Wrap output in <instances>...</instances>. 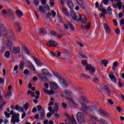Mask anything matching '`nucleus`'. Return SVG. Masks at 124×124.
Segmentation results:
<instances>
[{"mask_svg": "<svg viewBox=\"0 0 124 124\" xmlns=\"http://www.w3.org/2000/svg\"><path fill=\"white\" fill-rule=\"evenodd\" d=\"M0 33H2L6 37L7 36V32L10 35V39L15 40V33L10 29H7L3 25H0Z\"/></svg>", "mask_w": 124, "mask_h": 124, "instance_id": "nucleus-1", "label": "nucleus"}, {"mask_svg": "<svg viewBox=\"0 0 124 124\" xmlns=\"http://www.w3.org/2000/svg\"><path fill=\"white\" fill-rule=\"evenodd\" d=\"M52 77V75L49 73V71L46 69H43L42 70V74H38V77L41 79V80H43V81H48V78Z\"/></svg>", "mask_w": 124, "mask_h": 124, "instance_id": "nucleus-2", "label": "nucleus"}, {"mask_svg": "<svg viewBox=\"0 0 124 124\" xmlns=\"http://www.w3.org/2000/svg\"><path fill=\"white\" fill-rule=\"evenodd\" d=\"M53 74L54 75H55L56 77H57V78H59V80L61 81V83H62V86L64 88H67L68 84L65 79L61 78V75H60V74L57 72H54Z\"/></svg>", "mask_w": 124, "mask_h": 124, "instance_id": "nucleus-3", "label": "nucleus"}, {"mask_svg": "<svg viewBox=\"0 0 124 124\" xmlns=\"http://www.w3.org/2000/svg\"><path fill=\"white\" fill-rule=\"evenodd\" d=\"M20 114L17 113L12 116L11 122L12 124H19L20 123Z\"/></svg>", "mask_w": 124, "mask_h": 124, "instance_id": "nucleus-4", "label": "nucleus"}, {"mask_svg": "<svg viewBox=\"0 0 124 124\" xmlns=\"http://www.w3.org/2000/svg\"><path fill=\"white\" fill-rule=\"evenodd\" d=\"M70 15L74 21H77L78 22L79 21V19H80L81 16L80 13L78 12L75 13L74 11L71 12Z\"/></svg>", "mask_w": 124, "mask_h": 124, "instance_id": "nucleus-5", "label": "nucleus"}, {"mask_svg": "<svg viewBox=\"0 0 124 124\" xmlns=\"http://www.w3.org/2000/svg\"><path fill=\"white\" fill-rule=\"evenodd\" d=\"M76 118L79 124H84V123H85V117L83 113L78 112Z\"/></svg>", "mask_w": 124, "mask_h": 124, "instance_id": "nucleus-6", "label": "nucleus"}, {"mask_svg": "<svg viewBox=\"0 0 124 124\" xmlns=\"http://www.w3.org/2000/svg\"><path fill=\"white\" fill-rule=\"evenodd\" d=\"M85 69L86 71H89V73L90 74H94V72H95V68L91 65H87Z\"/></svg>", "mask_w": 124, "mask_h": 124, "instance_id": "nucleus-7", "label": "nucleus"}, {"mask_svg": "<svg viewBox=\"0 0 124 124\" xmlns=\"http://www.w3.org/2000/svg\"><path fill=\"white\" fill-rule=\"evenodd\" d=\"M84 102H86V103H90V101H89V99L87 98V96L82 95L79 98L78 102L82 104V103H84Z\"/></svg>", "mask_w": 124, "mask_h": 124, "instance_id": "nucleus-8", "label": "nucleus"}, {"mask_svg": "<svg viewBox=\"0 0 124 124\" xmlns=\"http://www.w3.org/2000/svg\"><path fill=\"white\" fill-rule=\"evenodd\" d=\"M46 46L48 47H57L58 46V43L54 40H49L47 42Z\"/></svg>", "mask_w": 124, "mask_h": 124, "instance_id": "nucleus-9", "label": "nucleus"}, {"mask_svg": "<svg viewBox=\"0 0 124 124\" xmlns=\"http://www.w3.org/2000/svg\"><path fill=\"white\" fill-rule=\"evenodd\" d=\"M78 22H81L82 24H86L87 22V17L84 15H80V16L79 17Z\"/></svg>", "mask_w": 124, "mask_h": 124, "instance_id": "nucleus-10", "label": "nucleus"}, {"mask_svg": "<svg viewBox=\"0 0 124 124\" xmlns=\"http://www.w3.org/2000/svg\"><path fill=\"white\" fill-rule=\"evenodd\" d=\"M102 90L106 94H107V95H110L111 91H110V89H108V87L107 86H104L102 88Z\"/></svg>", "mask_w": 124, "mask_h": 124, "instance_id": "nucleus-11", "label": "nucleus"}, {"mask_svg": "<svg viewBox=\"0 0 124 124\" xmlns=\"http://www.w3.org/2000/svg\"><path fill=\"white\" fill-rule=\"evenodd\" d=\"M81 110L83 112H87L88 110H90V106H88L84 103H81Z\"/></svg>", "mask_w": 124, "mask_h": 124, "instance_id": "nucleus-12", "label": "nucleus"}, {"mask_svg": "<svg viewBox=\"0 0 124 124\" xmlns=\"http://www.w3.org/2000/svg\"><path fill=\"white\" fill-rule=\"evenodd\" d=\"M50 35H53V36H57V37L59 39H62V35L61 34H59V33L55 32V31H51L50 32Z\"/></svg>", "mask_w": 124, "mask_h": 124, "instance_id": "nucleus-13", "label": "nucleus"}, {"mask_svg": "<svg viewBox=\"0 0 124 124\" xmlns=\"http://www.w3.org/2000/svg\"><path fill=\"white\" fill-rule=\"evenodd\" d=\"M16 14L17 17L18 18H21V17H23L24 14L23 13V12L21 11L19 9H16Z\"/></svg>", "mask_w": 124, "mask_h": 124, "instance_id": "nucleus-14", "label": "nucleus"}, {"mask_svg": "<svg viewBox=\"0 0 124 124\" xmlns=\"http://www.w3.org/2000/svg\"><path fill=\"white\" fill-rule=\"evenodd\" d=\"M112 6L113 8H117V6L118 8H119V10H121L122 9V1H119L117 2L116 5L115 4H113Z\"/></svg>", "mask_w": 124, "mask_h": 124, "instance_id": "nucleus-15", "label": "nucleus"}, {"mask_svg": "<svg viewBox=\"0 0 124 124\" xmlns=\"http://www.w3.org/2000/svg\"><path fill=\"white\" fill-rule=\"evenodd\" d=\"M98 112H99V114H100V115L101 116H102L103 117H105L106 118H108V117H109V114H108V113H107V112L106 111H104L101 110H99Z\"/></svg>", "mask_w": 124, "mask_h": 124, "instance_id": "nucleus-16", "label": "nucleus"}, {"mask_svg": "<svg viewBox=\"0 0 124 124\" xmlns=\"http://www.w3.org/2000/svg\"><path fill=\"white\" fill-rule=\"evenodd\" d=\"M103 26L106 32L107 33H110V32H111V29H110L109 26H108L106 23H104Z\"/></svg>", "mask_w": 124, "mask_h": 124, "instance_id": "nucleus-17", "label": "nucleus"}, {"mask_svg": "<svg viewBox=\"0 0 124 124\" xmlns=\"http://www.w3.org/2000/svg\"><path fill=\"white\" fill-rule=\"evenodd\" d=\"M14 26L16 28L18 32H20L22 31V27L18 23H15L14 24Z\"/></svg>", "mask_w": 124, "mask_h": 124, "instance_id": "nucleus-18", "label": "nucleus"}, {"mask_svg": "<svg viewBox=\"0 0 124 124\" xmlns=\"http://www.w3.org/2000/svg\"><path fill=\"white\" fill-rule=\"evenodd\" d=\"M62 12H63V14L66 15L67 17L69 16V13L68 12V11H67L66 8H65V7H64V6H62Z\"/></svg>", "mask_w": 124, "mask_h": 124, "instance_id": "nucleus-19", "label": "nucleus"}, {"mask_svg": "<svg viewBox=\"0 0 124 124\" xmlns=\"http://www.w3.org/2000/svg\"><path fill=\"white\" fill-rule=\"evenodd\" d=\"M55 108H53V110L51 111V113L54 114V113H58L59 111V104L58 103H55L54 104Z\"/></svg>", "mask_w": 124, "mask_h": 124, "instance_id": "nucleus-20", "label": "nucleus"}, {"mask_svg": "<svg viewBox=\"0 0 124 124\" xmlns=\"http://www.w3.org/2000/svg\"><path fill=\"white\" fill-rule=\"evenodd\" d=\"M109 77L112 83H114V84H117V79L116 78V77L113 75H109Z\"/></svg>", "mask_w": 124, "mask_h": 124, "instance_id": "nucleus-21", "label": "nucleus"}, {"mask_svg": "<svg viewBox=\"0 0 124 124\" xmlns=\"http://www.w3.org/2000/svg\"><path fill=\"white\" fill-rule=\"evenodd\" d=\"M20 47H14L13 48V53L14 54H19L20 53Z\"/></svg>", "mask_w": 124, "mask_h": 124, "instance_id": "nucleus-22", "label": "nucleus"}, {"mask_svg": "<svg viewBox=\"0 0 124 124\" xmlns=\"http://www.w3.org/2000/svg\"><path fill=\"white\" fill-rule=\"evenodd\" d=\"M50 86L51 88L55 89H58L59 88V85L56 82H50Z\"/></svg>", "mask_w": 124, "mask_h": 124, "instance_id": "nucleus-23", "label": "nucleus"}, {"mask_svg": "<svg viewBox=\"0 0 124 124\" xmlns=\"http://www.w3.org/2000/svg\"><path fill=\"white\" fill-rule=\"evenodd\" d=\"M48 88H43V91H44V92L45 93H46L47 94H53L55 93H54V91L51 90V91H48V89H47Z\"/></svg>", "mask_w": 124, "mask_h": 124, "instance_id": "nucleus-24", "label": "nucleus"}, {"mask_svg": "<svg viewBox=\"0 0 124 124\" xmlns=\"http://www.w3.org/2000/svg\"><path fill=\"white\" fill-rule=\"evenodd\" d=\"M67 4L68 7H69V8H71V9H72L73 6H74V5L73 4V2H72V0H67Z\"/></svg>", "mask_w": 124, "mask_h": 124, "instance_id": "nucleus-25", "label": "nucleus"}, {"mask_svg": "<svg viewBox=\"0 0 124 124\" xmlns=\"http://www.w3.org/2000/svg\"><path fill=\"white\" fill-rule=\"evenodd\" d=\"M6 101L4 102V100H3L2 96H0V106H1V107L4 106V105L6 104Z\"/></svg>", "mask_w": 124, "mask_h": 124, "instance_id": "nucleus-26", "label": "nucleus"}, {"mask_svg": "<svg viewBox=\"0 0 124 124\" xmlns=\"http://www.w3.org/2000/svg\"><path fill=\"white\" fill-rule=\"evenodd\" d=\"M33 59L34 61L36 63V64L39 65L40 66H42V63H41V62H40V61L37 60V58L33 57Z\"/></svg>", "mask_w": 124, "mask_h": 124, "instance_id": "nucleus-27", "label": "nucleus"}, {"mask_svg": "<svg viewBox=\"0 0 124 124\" xmlns=\"http://www.w3.org/2000/svg\"><path fill=\"white\" fill-rule=\"evenodd\" d=\"M67 100L69 101V102H70V103H71V104H72L74 106H77V104H76L75 102H74L73 99H71V98L68 97H67Z\"/></svg>", "mask_w": 124, "mask_h": 124, "instance_id": "nucleus-28", "label": "nucleus"}, {"mask_svg": "<svg viewBox=\"0 0 124 124\" xmlns=\"http://www.w3.org/2000/svg\"><path fill=\"white\" fill-rule=\"evenodd\" d=\"M5 96L7 99H9L12 96V91H8Z\"/></svg>", "mask_w": 124, "mask_h": 124, "instance_id": "nucleus-29", "label": "nucleus"}, {"mask_svg": "<svg viewBox=\"0 0 124 124\" xmlns=\"http://www.w3.org/2000/svg\"><path fill=\"white\" fill-rule=\"evenodd\" d=\"M97 110V107L96 106H89V111H96Z\"/></svg>", "mask_w": 124, "mask_h": 124, "instance_id": "nucleus-30", "label": "nucleus"}, {"mask_svg": "<svg viewBox=\"0 0 124 124\" xmlns=\"http://www.w3.org/2000/svg\"><path fill=\"white\" fill-rule=\"evenodd\" d=\"M39 11H40L41 13H45V7L43 6H39Z\"/></svg>", "mask_w": 124, "mask_h": 124, "instance_id": "nucleus-31", "label": "nucleus"}, {"mask_svg": "<svg viewBox=\"0 0 124 124\" xmlns=\"http://www.w3.org/2000/svg\"><path fill=\"white\" fill-rule=\"evenodd\" d=\"M65 93L67 95V96H72V94H73V93L68 90H66L65 91Z\"/></svg>", "mask_w": 124, "mask_h": 124, "instance_id": "nucleus-32", "label": "nucleus"}, {"mask_svg": "<svg viewBox=\"0 0 124 124\" xmlns=\"http://www.w3.org/2000/svg\"><path fill=\"white\" fill-rule=\"evenodd\" d=\"M40 32L41 34H42L43 35H44L47 34V31H46V30L43 28H41L40 29Z\"/></svg>", "mask_w": 124, "mask_h": 124, "instance_id": "nucleus-33", "label": "nucleus"}, {"mask_svg": "<svg viewBox=\"0 0 124 124\" xmlns=\"http://www.w3.org/2000/svg\"><path fill=\"white\" fill-rule=\"evenodd\" d=\"M15 108H16V111H20V110L22 112L24 111V108H22V107H20V106L19 105H16L15 107Z\"/></svg>", "mask_w": 124, "mask_h": 124, "instance_id": "nucleus-34", "label": "nucleus"}, {"mask_svg": "<svg viewBox=\"0 0 124 124\" xmlns=\"http://www.w3.org/2000/svg\"><path fill=\"white\" fill-rule=\"evenodd\" d=\"M45 110L44 109H42L41 111V118L42 120L45 118Z\"/></svg>", "mask_w": 124, "mask_h": 124, "instance_id": "nucleus-35", "label": "nucleus"}, {"mask_svg": "<svg viewBox=\"0 0 124 124\" xmlns=\"http://www.w3.org/2000/svg\"><path fill=\"white\" fill-rule=\"evenodd\" d=\"M67 26H69L70 27V29L72 31H74L75 29H74V26L69 21L67 22Z\"/></svg>", "mask_w": 124, "mask_h": 124, "instance_id": "nucleus-36", "label": "nucleus"}, {"mask_svg": "<svg viewBox=\"0 0 124 124\" xmlns=\"http://www.w3.org/2000/svg\"><path fill=\"white\" fill-rule=\"evenodd\" d=\"M101 64L104 65V66H107V64H108V61L105 60L101 61Z\"/></svg>", "mask_w": 124, "mask_h": 124, "instance_id": "nucleus-37", "label": "nucleus"}, {"mask_svg": "<svg viewBox=\"0 0 124 124\" xmlns=\"http://www.w3.org/2000/svg\"><path fill=\"white\" fill-rule=\"evenodd\" d=\"M107 13L109 14V15H112V9H111V7L109 6L107 9Z\"/></svg>", "mask_w": 124, "mask_h": 124, "instance_id": "nucleus-38", "label": "nucleus"}, {"mask_svg": "<svg viewBox=\"0 0 124 124\" xmlns=\"http://www.w3.org/2000/svg\"><path fill=\"white\" fill-rule=\"evenodd\" d=\"M24 65H25V62H24V61H21L20 63L19 67L22 70H24Z\"/></svg>", "mask_w": 124, "mask_h": 124, "instance_id": "nucleus-39", "label": "nucleus"}, {"mask_svg": "<svg viewBox=\"0 0 124 124\" xmlns=\"http://www.w3.org/2000/svg\"><path fill=\"white\" fill-rule=\"evenodd\" d=\"M81 76H83V78H84L86 80H90V79H91V78L90 77L87 76V75H86V74H81Z\"/></svg>", "mask_w": 124, "mask_h": 124, "instance_id": "nucleus-40", "label": "nucleus"}, {"mask_svg": "<svg viewBox=\"0 0 124 124\" xmlns=\"http://www.w3.org/2000/svg\"><path fill=\"white\" fill-rule=\"evenodd\" d=\"M10 56V51H7L5 52V57L7 58V59L9 58Z\"/></svg>", "mask_w": 124, "mask_h": 124, "instance_id": "nucleus-41", "label": "nucleus"}, {"mask_svg": "<svg viewBox=\"0 0 124 124\" xmlns=\"http://www.w3.org/2000/svg\"><path fill=\"white\" fill-rule=\"evenodd\" d=\"M81 63L82 65H83V66H86V67H87V65H88V63H87V60H84L81 61Z\"/></svg>", "mask_w": 124, "mask_h": 124, "instance_id": "nucleus-42", "label": "nucleus"}, {"mask_svg": "<svg viewBox=\"0 0 124 124\" xmlns=\"http://www.w3.org/2000/svg\"><path fill=\"white\" fill-rule=\"evenodd\" d=\"M91 28V23H89L87 25H86L84 27V29L85 30H90V28Z\"/></svg>", "mask_w": 124, "mask_h": 124, "instance_id": "nucleus-43", "label": "nucleus"}, {"mask_svg": "<svg viewBox=\"0 0 124 124\" xmlns=\"http://www.w3.org/2000/svg\"><path fill=\"white\" fill-rule=\"evenodd\" d=\"M29 106H30L29 103H26L23 106L25 110H28V109H29Z\"/></svg>", "mask_w": 124, "mask_h": 124, "instance_id": "nucleus-44", "label": "nucleus"}, {"mask_svg": "<svg viewBox=\"0 0 124 124\" xmlns=\"http://www.w3.org/2000/svg\"><path fill=\"white\" fill-rule=\"evenodd\" d=\"M28 94H31V97H34L35 96L34 93L31 92V91H28Z\"/></svg>", "mask_w": 124, "mask_h": 124, "instance_id": "nucleus-45", "label": "nucleus"}, {"mask_svg": "<svg viewBox=\"0 0 124 124\" xmlns=\"http://www.w3.org/2000/svg\"><path fill=\"white\" fill-rule=\"evenodd\" d=\"M105 14H104V13H101V14H100L99 15V17H100V18H102V17H103V18H104V19H105V18H106V16H105Z\"/></svg>", "mask_w": 124, "mask_h": 124, "instance_id": "nucleus-46", "label": "nucleus"}, {"mask_svg": "<svg viewBox=\"0 0 124 124\" xmlns=\"http://www.w3.org/2000/svg\"><path fill=\"white\" fill-rule=\"evenodd\" d=\"M24 51L27 55H30V50L26 46L24 47Z\"/></svg>", "mask_w": 124, "mask_h": 124, "instance_id": "nucleus-47", "label": "nucleus"}, {"mask_svg": "<svg viewBox=\"0 0 124 124\" xmlns=\"http://www.w3.org/2000/svg\"><path fill=\"white\" fill-rule=\"evenodd\" d=\"M77 1L79 5H82L84 3L83 0H77Z\"/></svg>", "mask_w": 124, "mask_h": 124, "instance_id": "nucleus-48", "label": "nucleus"}, {"mask_svg": "<svg viewBox=\"0 0 124 124\" xmlns=\"http://www.w3.org/2000/svg\"><path fill=\"white\" fill-rule=\"evenodd\" d=\"M15 18H16V16L13 14H12L11 16H9V19H10V20H14Z\"/></svg>", "mask_w": 124, "mask_h": 124, "instance_id": "nucleus-49", "label": "nucleus"}, {"mask_svg": "<svg viewBox=\"0 0 124 124\" xmlns=\"http://www.w3.org/2000/svg\"><path fill=\"white\" fill-rule=\"evenodd\" d=\"M4 114L5 116L6 117V118H10V114H9L7 111H5L4 112Z\"/></svg>", "mask_w": 124, "mask_h": 124, "instance_id": "nucleus-50", "label": "nucleus"}, {"mask_svg": "<svg viewBox=\"0 0 124 124\" xmlns=\"http://www.w3.org/2000/svg\"><path fill=\"white\" fill-rule=\"evenodd\" d=\"M91 120L92 121H97V117L95 116H92L91 117Z\"/></svg>", "mask_w": 124, "mask_h": 124, "instance_id": "nucleus-51", "label": "nucleus"}, {"mask_svg": "<svg viewBox=\"0 0 124 124\" xmlns=\"http://www.w3.org/2000/svg\"><path fill=\"white\" fill-rule=\"evenodd\" d=\"M34 4L35 6H37L39 4V1L38 0H34Z\"/></svg>", "mask_w": 124, "mask_h": 124, "instance_id": "nucleus-52", "label": "nucleus"}, {"mask_svg": "<svg viewBox=\"0 0 124 124\" xmlns=\"http://www.w3.org/2000/svg\"><path fill=\"white\" fill-rule=\"evenodd\" d=\"M102 2L105 4V5H108V2H109V0H103Z\"/></svg>", "mask_w": 124, "mask_h": 124, "instance_id": "nucleus-53", "label": "nucleus"}, {"mask_svg": "<svg viewBox=\"0 0 124 124\" xmlns=\"http://www.w3.org/2000/svg\"><path fill=\"white\" fill-rule=\"evenodd\" d=\"M64 3H65V0H60V4L63 6L64 5Z\"/></svg>", "mask_w": 124, "mask_h": 124, "instance_id": "nucleus-54", "label": "nucleus"}, {"mask_svg": "<svg viewBox=\"0 0 124 124\" xmlns=\"http://www.w3.org/2000/svg\"><path fill=\"white\" fill-rule=\"evenodd\" d=\"M120 32L121 31H120V29L119 28L115 29V33H117V34H120Z\"/></svg>", "mask_w": 124, "mask_h": 124, "instance_id": "nucleus-55", "label": "nucleus"}, {"mask_svg": "<svg viewBox=\"0 0 124 124\" xmlns=\"http://www.w3.org/2000/svg\"><path fill=\"white\" fill-rule=\"evenodd\" d=\"M37 108L38 109V111H41V110H44L43 109H42V107L40 105H38L37 106Z\"/></svg>", "mask_w": 124, "mask_h": 124, "instance_id": "nucleus-56", "label": "nucleus"}, {"mask_svg": "<svg viewBox=\"0 0 124 124\" xmlns=\"http://www.w3.org/2000/svg\"><path fill=\"white\" fill-rule=\"evenodd\" d=\"M62 107H63L64 109H66V108H67V105H66V104L64 103H62Z\"/></svg>", "mask_w": 124, "mask_h": 124, "instance_id": "nucleus-57", "label": "nucleus"}, {"mask_svg": "<svg viewBox=\"0 0 124 124\" xmlns=\"http://www.w3.org/2000/svg\"><path fill=\"white\" fill-rule=\"evenodd\" d=\"M108 102L110 104V105H113V104H114V102H113V101L111 99L108 100Z\"/></svg>", "mask_w": 124, "mask_h": 124, "instance_id": "nucleus-58", "label": "nucleus"}, {"mask_svg": "<svg viewBox=\"0 0 124 124\" xmlns=\"http://www.w3.org/2000/svg\"><path fill=\"white\" fill-rule=\"evenodd\" d=\"M7 46L9 47H11L12 46V42H10L9 41H8L7 43Z\"/></svg>", "mask_w": 124, "mask_h": 124, "instance_id": "nucleus-59", "label": "nucleus"}, {"mask_svg": "<svg viewBox=\"0 0 124 124\" xmlns=\"http://www.w3.org/2000/svg\"><path fill=\"white\" fill-rule=\"evenodd\" d=\"M77 44L78 46H80V47H84V45L82 44L81 43H80L79 42H77Z\"/></svg>", "mask_w": 124, "mask_h": 124, "instance_id": "nucleus-60", "label": "nucleus"}, {"mask_svg": "<svg viewBox=\"0 0 124 124\" xmlns=\"http://www.w3.org/2000/svg\"><path fill=\"white\" fill-rule=\"evenodd\" d=\"M50 6H54V5L55 4L54 0H50Z\"/></svg>", "mask_w": 124, "mask_h": 124, "instance_id": "nucleus-61", "label": "nucleus"}, {"mask_svg": "<svg viewBox=\"0 0 124 124\" xmlns=\"http://www.w3.org/2000/svg\"><path fill=\"white\" fill-rule=\"evenodd\" d=\"M119 64V62H118L117 61H115L114 62H113V66L117 67Z\"/></svg>", "mask_w": 124, "mask_h": 124, "instance_id": "nucleus-62", "label": "nucleus"}, {"mask_svg": "<svg viewBox=\"0 0 124 124\" xmlns=\"http://www.w3.org/2000/svg\"><path fill=\"white\" fill-rule=\"evenodd\" d=\"M56 12H55L54 11H51V15L52 17H55V16H56Z\"/></svg>", "mask_w": 124, "mask_h": 124, "instance_id": "nucleus-63", "label": "nucleus"}, {"mask_svg": "<svg viewBox=\"0 0 124 124\" xmlns=\"http://www.w3.org/2000/svg\"><path fill=\"white\" fill-rule=\"evenodd\" d=\"M120 24H121V26H123V25L124 26V19H121V20L120 21Z\"/></svg>", "mask_w": 124, "mask_h": 124, "instance_id": "nucleus-64", "label": "nucleus"}]
</instances>
